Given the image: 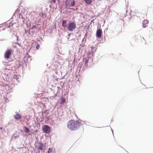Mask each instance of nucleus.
I'll list each match as a JSON object with an SVG mask.
<instances>
[{
  "mask_svg": "<svg viewBox=\"0 0 153 153\" xmlns=\"http://www.w3.org/2000/svg\"><path fill=\"white\" fill-rule=\"evenodd\" d=\"M67 126L70 130L76 131L79 128L80 124L79 121L71 120L67 123Z\"/></svg>",
  "mask_w": 153,
  "mask_h": 153,
  "instance_id": "1",
  "label": "nucleus"
},
{
  "mask_svg": "<svg viewBox=\"0 0 153 153\" xmlns=\"http://www.w3.org/2000/svg\"><path fill=\"white\" fill-rule=\"evenodd\" d=\"M76 28L75 23L73 22H70L67 25L68 30L70 31H73Z\"/></svg>",
  "mask_w": 153,
  "mask_h": 153,
  "instance_id": "2",
  "label": "nucleus"
},
{
  "mask_svg": "<svg viewBox=\"0 0 153 153\" xmlns=\"http://www.w3.org/2000/svg\"><path fill=\"white\" fill-rule=\"evenodd\" d=\"M43 131L46 133H48L51 131V129L48 125H44L42 128Z\"/></svg>",
  "mask_w": 153,
  "mask_h": 153,
  "instance_id": "3",
  "label": "nucleus"
},
{
  "mask_svg": "<svg viewBox=\"0 0 153 153\" xmlns=\"http://www.w3.org/2000/svg\"><path fill=\"white\" fill-rule=\"evenodd\" d=\"M11 49H7L5 51L4 54V57L5 59L9 58L10 56L11 52Z\"/></svg>",
  "mask_w": 153,
  "mask_h": 153,
  "instance_id": "4",
  "label": "nucleus"
},
{
  "mask_svg": "<svg viewBox=\"0 0 153 153\" xmlns=\"http://www.w3.org/2000/svg\"><path fill=\"white\" fill-rule=\"evenodd\" d=\"M102 34V31L101 29H99L98 28L96 33L97 37L100 38Z\"/></svg>",
  "mask_w": 153,
  "mask_h": 153,
  "instance_id": "5",
  "label": "nucleus"
},
{
  "mask_svg": "<svg viewBox=\"0 0 153 153\" xmlns=\"http://www.w3.org/2000/svg\"><path fill=\"white\" fill-rule=\"evenodd\" d=\"M24 15V13L19 12L17 14V16L18 18L23 19L22 21V23H23V24H24L25 18L23 16Z\"/></svg>",
  "mask_w": 153,
  "mask_h": 153,
  "instance_id": "6",
  "label": "nucleus"
},
{
  "mask_svg": "<svg viewBox=\"0 0 153 153\" xmlns=\"http://www.w3.org/2000/svg\"><path fill=\"white\" fill-rule=\"evenodd\" d=\"M90 59H91V57L90 56H88L87 57H84L83 58V62L85 65H88V61H89Z\"/></svg>",
  "mask_w": 153,
  "mask_h": 153,
  "instance_id": "7",
  "label": "nucleus"
},
{
  "mask_svg": "<svg viewBox=\"0 0 153 153\" xmlns=\"http://www.w3.org/2000/svg\"><path fill=\"white\" fill-rule=\"evenodd\" d=\"M15 114H16L13 116L14 117L15 119L19 120L21 119L22 116L18 112L16 111Z\"/></svg>",
  "mask_w": 153,
  "mask_h": 153,
  "instance_id": "8",
  "label": "nucleus"
},
{
  "mask_svg": "<svg viewBox=\"0 0 153 153\" xmlns=\"http://www.w3.org/2000/svg\"><path fill=\"white\" fill-rule=\"evenodd\" d=\"M67 21L63 20L62 22V25L63 28L64 29L67 28Z\"/></svg>",
  "mask_w": 153,
  "mask_h": 153,
  "instance_id": "9",
  "label": "nucleus"
},
{
  "mask_svg": "<svg viewBox=\"0 0 153 153\" xmlns=\"http://www.w3.org/2000/svg\"><path fill=\"white\" fill-rule=\"evenodd\" d=\"M149 22V21L147 20H145L143 22L142 26L143 28H145L147 26Z\"/></svg>",
  "mask_w": 153,
  "mask_h": 153,
  "instance_id": "10",
  "label": "nucleus"
},
{
  "mask_svg": "<svg viewBox=\"0 0 153 153\" xmlns=\"http://www.w3.org/2000/svg\"><path fill=\"white\" fill-rule=\"evenodd\" d=\"M39 147H38V149L41 150H43L42 146L43 145V143L42 141L40 142L39 143Z\"/></svg>",
  "mask_w": 153,
  "mask_h": 153,
  "instance_id": "11",
  "label": "nucleus"
},
{
  "mask_svg": "<svg viewBox=\"0 0 153 153\" xmlns=\"http://www.w3.org/2000/svg\"><path fill=\"white\" fill-rule=\"evenodd\" d=\"M39 25H33L31 27H30V29L33 30L34 29H35L36 30H37L39 27H38V26Z\"/></svg>",
  "mask_w": 153,
  "mask_h": 153,
  "instance_id": "12",
  "label": "nucleus"
},
{
  "mask_svg": "<svg viewBox=\"0 0 153 153\" xmlns=\"http://www.w3.org/2000/svg\"><path fill=\"white\" fill-rule=\"evenodd\" d=\"M65 101V99L63 97H62L60 100V104H63Z\"/></svg>",
  "mask_w": 153,
  "mask_h": 153,
  "instance_id": "13",
  "label": "nucleus"
},
{
  "mask_svg": "<svg viewBox=\"0 0 153 153\" xmlns=\"http://www.w3.org/2000/svg\"><path fill=\"white\" fill-rule=\"evenodd\" d=\"M34 32L35 31L34 30H33L30 29V28L28 31V33L30 35H33Z\"/></svg>",
  "mask_w": 153,
  "mask_h": 153,
  "instance_id": "14",
  "label": "nucleus"
},
{
  "mask_svg": "<svg viewBox=\"0 0 153 153\" xmlns=\"http://www.w3.org/2000/svg\"><path fill=\"white\" fill-rule=\"evenodd\" d=\"M24 128L25 129L24 131L25 132L27 133L30 132V129L28 127L26 126H24Z\"/></svg>",
  "mask_w": 153,
  "mask_h": 153,
  "instance_id": "15",
  "label": "nucleus"
},
{
  "mask_svg": "<svg viewBox=\"0 0 153 153\" xmlns=\"http://www.w3.org/2000/svg\"><path fill=\"white\" fill-rule=\"evenodd\" d=\"M71 1V4H70V6L72 7L74 6L75 5V2L74 0H70Z\"/></svg>",
  "mask_w": 153,
  "mask_h": 153,
  "instance_id": "16",
  "label": "nucleus"
},
{
  "mask_svg": "<svg viewBox=\"0 0 153 153\" xmlns=\"http://www.w3.org/2000/svg\"><path fill=\"white\" fill-rule=\"evenodd\" d=\"M92 0H84L86 4H90L92 2Z\"/></svg>",
  "mask_w": 153,
  "mask_h": 153,
  "instance_id": "17",
  "label": "nucleus"
},
{
  "mask_svg": "<svg viewBox=\"0 0 153 153\" xmlns=\"http://www.w3.org/2000/svg\"><path fill=\"white\" fill-rule=\"evenodd\" d=\"M40 16L41 17H43V18H44V16L45 17H46L47 16L45 13H43V12H41L40 14H39Z\"/></svg>",
  "mask_w": 153,
  "mask_h": 153,
  "instance_id": "18",
  "label": "nucleus"
},
{
  "mask_svg": "<svg viewBox=\"0 0 153 153\" xmlns=\"http://www.w3.org/2000/svg\"><path fill=\"white\" fill-rule=\"evenodd\" d=\"M70 0H66L65 2V4H67L69 6H70Z\"/></svg>",
  "mask_w": 153,
  "mask_h": 153,
  "instance_id": "19",
  "label": "nucleus"
},
{
  "mask_svg": "<svg viewBox=\"0 0 153 153\" xmlns=\"http://www.w3.org/2000/svg\"><path fill=\"white\" fill-rule=\"evenodd\" d=\"M52 151V149L51 148H49L47 152L48 153H51Z\"/></svg>",
  "mask_w": 153,
  "mask_h": 153,
  "instance_id": "20",
  "label": "nucleus"
},
{
  "mask_svg": "<svg viewBox=\"0 0 153 153\" xmlns=\"http://www.w3.org/2000/svg\"><path fill=\"white\" fill-rule=\"evenodd\" d=\"M88 66V65H85V64H84V65L83 67V68L82 69V70H83L84 71L87 68V67Z\"/></svg>",
  "mask_w": 153,
  "mask_h": 153,
  "instance_id": "21",
  "label": "nucleus"
},
{
  "mask_svg": "<svg viewBox=\"0 0 153 153\" xmlns=\"http://www.w3.org/2000/svg\"><path fill=\"white\" fill-rule=\"evenodd\" d=\"M13 78L14 79H15L16 80H17V81H18V79L19 78V77L17 75H15L14 76Z\"/></svg>",
  "mask_w": 153,
  "mask_h": 153,
  "instance_id": "22",
  "label": "nucleus"
},
{
  "mask_svg": "<svg viewBox=\"0 0 153 153\" xmlns=\"http://www.w3.org/2000/svg\"><path fill=\"white\" fill-rule=\"evenodd\" d=\"M40 47V45L39 44H38L36 47V50H38Z\"/></svg>",
  "mask_w": 153,
  "mask_h": 153,
  "instance_id": "23",
  "label": "nucleus"
},
{
  "mask_svg": "<svg viewBox=\"0 0 153 153\" xmlns=\"http://www.w3.org/2000/svg\"><path fill=\"white\" fill-rule=\"evenodd\" d=\"M9 23L10 24V25H11V26H13L16 23L13 22V21H11L10 22H9Z\"/></svg>",
  "mask_w": 153,
  "mask_h": 153,
  "instance_id": "24",
  "label": "nucleus"
},
{
  "mask_svg": "<svg viewBox=\"0 0 153 153\" xmlns=\"http://www.w3.org/2000/svg\"><path fill=\"white\" fill-rule=\"evenodd\" d=\"M68 5H67V4H65L66 8V9H69V10H72L74 9V8H71L70 7H69V8L68 7Z\"/></svg>",
  "mask_w": 153,
  "mask_h": 153,
  "instance_id": "25",
  "label": "nucleus"
},
{
  "mask_svg": "<svg viewBox=\"0 0 153 153\" xmlns=\"http://www.w3.org/2000/svg\"><path fill=\"white\" fill-rule=\"evenodd\" d=\"M22 62L21 61H19L18 64V68H20L22 66Z\"/></svg>",
  "mask_w": 153,
  "mask_h": 153,
  "instance_id": "26",
  "label": "nucleus"
},
{
  "mask_svg": "<svg viewBox=\"0 0 153 153\" xmlns=\"http://www.w3.org/2000/svg\"><path fill=\"white\" fill-rule=\"evenodd\" d=\"M11 26V25H10V24L9 23L7 25L6 27L7 28H8L10 27Z\"/></svg>",
  "mask_w": 153,
  "mask_h": 153,
  "instance_id": "27",
  "label": "nucleus"
},
{
  "mask_svg": "<svg viewBox=\"0 0 153 153\" xmlns=\"http://www.w3.org/2000/svg\"><path fill=\"white\" fill-rule=\"evenodd\" d=\"M15 44H17L20 47L21 46V44L19 43L18 42H15Z\"/></svg>",
  "mask_w": 153,
  "mask_h": 153,
  "instance_id": "28",
  "label": "nucleus"
},
{
  "mask_svg": "<svg viewBox=\"0 0 153 153\" xmlns=\"http://www.w3.org/2000/svg\"><path fill=\"white\" fill-rule=\"evenodd\" d=\"M8 99L7 98H5V101L6 102H8Z\"/></svg>",
  "mask_w": 153,
  "mask_h": 153,
  "instance_id": "29",
  "label": "nucleus"
},
{
  "mask_svg": "<svg viewBox=\"0 0 153 153\" xmlns=\"http://www.w3.org/2000/svg\"><path fill=\"white\" fill-rule=\"evenodd\" d=\"M19 137V136H16L14 137V139H16Z\"/></svg>",
  "mask_w": 153,
  "mask_h": 153,
  "instance_id": "30",
  "label": "nucleus"
},
{
  "mask_svg": "<svg viewBox=\"0 0 153 153\" xmlns=\"http://www.w3.org/2000/svg\"><path fill=\"white\" fill-rule=\"evenodd\" d=\"M16 40L17 42H18V41H19V37L17 36H16Z\"/></svg>",
  "mask_w": 153,
  "mask_h": 153,
  "instance_id": "31",
  "label": "nucleus"
},
{
  "mask_svg": "<svg viewBox=\"0 0 153 153\" xmlns=\"http://www.w3.org/2000/svg\"><path fill=\"white\" fill-rule=\"evenodd\" d=\"M1 25H3V26H4V27H5L6 25V22H5L3 24H1Z\"/></svg>",
  "mask_w": 153,
  "mask_h": 153,
  "instance_id": "32",
  "label": "nucleus"
},
{
  "mask_svg": "<svg viewBox=\"0 0 153 153\" xmlns=\"http://www.w3.org/2000/svg\"><path fill=\"white\" fill-rule=\"evenodd\" d=\"M72 34H73V33H68V36L69 37H70L71 36V35H72Z\"/></svg>",
  "mask_w": 153,
  "mask_h": 153,
  "instance_id": "33",
  "label": "nucleus"
},
{
  "mask_svg": "<svg viewBox=\"0 0 153 153\" xmlns=\"http://www.w3.org/2000/svg\"><path fill=\"white\" fill-rule=\"evenodd\" d=\"M127 11H127V10H126V14H124V16H125V17H126V16H127Z\"/></svg>",
  "mask_w": 153,
  "mask_h": 153,
  "instance_id": "34",
  "label": "nucleus"
},
{
  "mask_svg": "<svg viewBox=\"0 0 153 153\" xmlns=\"http://www.w3.org/2000/svg\"><path fill=\"white\" fill-rule=\"evenodd\" d=\"M39 38L40 40H42V41L43 40V39L42 37H39Z\"/></svg>",
  "mask_w": 153,
  "mask_h": 153,
  "instance_id": "35",
  "label": "nucleus"
},
{
  "mask_svg": "<svg viewBox=\"0 0 153 153\" xmlns=\"http://www.w3.org/2000/svg\"><path fill=\"white\" fill-rule=\"evenodd\" d=\"M28 31H28V30H25V33H27V32L28 33Z\"/></svg>",
  "mask_w": 153,
  "mask_h": 153,
  "instance_id": "36",
  "label": "nucleus"
},
{
  "mask_svg": "<svg viewBox=\"0 0 153 153\" xmlns=\"http://www.w3.org/2000/svg\"><path fill=\"white\" fill-rule=\"evenodd\" d=\"M54 3H55L56 1V0H52Z\"/></svg>",
  "mask_w": 153,
  "mask_h": 153,
  "instance_id": "37",
  "label": "nucleus"
},
{
  "mask_svg": "<svg viewBox=\"0 0 153 153\" xmlns=\"http://www.w3.org/2000/svg\"><path fill=\"white\" fill-rule=\"evenodd\" d=\"M80 120L81 121H82V122H83V123L84 124H85V122L84 121H82L80 120Z\"/></svg>",
  "mask_w": 153,
  "mask_h": 153,
  "instance_id": "38",
  "label": "nucleus"
},
{
  "mask_svg": "<svg viewBox=\"0 0 153 153\" xmlns=\"http://www.w3.org/2000/svg\"><path fill=\"white\" fill-rule=\"evenodd\" d=\"M36 152H37V153H40V150H39L38 151H37Z\"/></svg>",
  "mask_w": 153,
  "mask_h": 153,
  "instance_id": "39",
  "label": "nucleus"
},
{
  "mask_svg": "<svg viewBox=\"0 0 153 153\" xmlns=\"http://www.w3.org/2000/svg\"><path fill=\"white\" fill-rule=\"evenodd\" d=\"M14 134H13V135H12V138H13V136L14 135Z\"/></svg>",
  "mask_w": 153,
  "mask_h": 153,
  "instance_id": "40",
  "label": "nucleus"
},
{
  "mask_svg": "<svg viewBox=\"0 0 153 153\" xmlns=\"http://www.w3.org/2000/svg\"><path fill=\"white\" fill-rule=\"evenodd\" d=\"M129 14L130 15V16H131V13H129Z\"/></svg>",
  "mask_w": 153,
  "mask_h": 153,
  "instance_id": "41",
  "label": "nucleus"
},
{
  "mask_svg": "<svg viewBox=\"0 0 153 153\" xmlns=\"http://www.w3.org/2000/svg\"><path fill=\"white\" fill-rule=\"evenodd\" d=\"M84 38H83V39L82 40V42H83L84 41Z\"/></svg>",
  "mask_w": 153,
  "mask_h": 153,
  "instance_id": "42",
  "label": "nucleus"
},
{
  "mask_svg": "<svg viewBox=\"0 0 153 153\" xmlns=\"http://www.w3.org/2000/svg\"><path fill=\"white\" fill-rule=\"evenodd\" d=\"M91 48L92 49H94V48H94L93 47H91Z\"/></svg>",
  "mask_w": 153,
  "mask_h": 153,
  "instance_id": "43",
  "label": "nucleus"
},
{
  "mask_svg": "<svg viewBox=\"0 0 153 153\" xmlns=\"http://www.w3.org/2000/svg\"><path fill=\"white\" fill-rule=\"evenodd\" d=\"M2 129V127H0V130H1Z\"/></svg>",
  "mask_w": 153,
  "mask_h": 153,
  "instance_id": "44",
  "label": "nucleus"
},
{
  "mask_svg": "<svg viewBox=\"0 0 153 153\" xmlns=\"http://www.w3.org/2000/svg\"><path fill=\"white\" fill-rule=\"evenodd\" d=\"M94 20V19L93 20H91V22H93Z\"/></svg>",
  "mask_w": 153,
  "mask_h": 153,
  "instance_id": "45",
  "label": "nucleus"
},
{
  "mask_svg": "<svg viewBox=\"0 0 153 153\" xmlns=\"http://www.w3.org/2000/svg\"><path fill=\"white\" fill-rule=\"evenodd\" d=\"M65 77V76H63V77L62 78V79H63L64 78V77Z\"/></svg>",
  "mask_w": 153,
  "mask_h": 153,
  "instance_id": "46",
  "label": "nucleus"
},
{
  "mask_svg": "<svg viewBox=\"0 0 153 153\" xmlns=\"http://www.w3.org/2000/svg\"><path fill=\"white\" fill-rule=\"evenodd\" d=\"M114 121V120L112 119L111 120V122Z\"/></svg>",
  "mask_w": 153,
  "mask_h": 153,
  "instance_id": "47",
  "label": "nucleus"
},
{
  "mask_svg": "<svg viewBox=\"0 0 153 153\" xmlns=\"http://www.w3.org/2000/svg\"><path fill=\"white\" fill-rule=\"evenodd\" d=\"M111 131H112V133H113V135H114L113 131L112 130V129H111Z\"/></svg>",
  "mask_w": 153,
  "mask_h": 153,
  "instance_id": "48",
  "label": "nucleus"
},
{
  "mask_svg": "<svg viewBox=\"0 0 153 153\" xmlns=\"http://www.w3.org/2000/svg\"><path fill=\"white\" fill-rule=\"evenodd\" d=\"M92 16V18H93L94 17H95V16Z\"/></svg>",
  "mask_w": 153,
  "mask_h": 153,
  "instance_id": "49",
  "label": "nucleus"
},
{
  "mask_svg": "<svg viewBox=\"0 0 153 153\" xmlns=\"http://www.w3.org/2000/svg\"><path fill=\"white\" fill-rule=\"evenodd\" d=\"M5 29V28L4 27V28H2V30H4Z\"/></svg>",
  "mask_w": 153,
  "mask_h": 153,
  "instance_id": "50",
  "label": "nucleus"
},
{
  "mask_svg": "<svg viewBox=\"0 0 153 153\" xmlns=\"http://www.w3.org/2000/svg\"><path fill=\"white\" fill-rule=\"evenodd\" d=\"M37 41H38V42H39L40 41L39 40H37Z\"/></svg>",
  "mask_w": 153,
  "mask_h": 153,
  "instance_id": "51",
  "label": "nucleus"
},
{
  "mask_svg": "<svg viewBox=\"0 0 153 153\" xmlns=\"http://www.w3.org/2000/svg\"><path fill=\"white\" fill-rule=\"evenodd\" d=\"M142 38H143V39H144V37H142Z\"/></svg>",
  "mask_w": 153,
  "mask_h": 153,
  "instance_id": "52",
  "label": "nucleus"
},
{
  "mask_svg": "<svg viewBox=\"0 0 153 153\" xmlns=\"http://www.w3.org/2000/svg\"><path fill=\"white\" fill-rule=\"evenodd\" d=\"M58 88H59V87H58Z\"/></svg>",
  "mask_w": 153,
  "mask_h": 153,
  "instance_id": "53",
  "label": "nucleus"
},
{
  "mask_svg": "<svg viewBox=\"0 0 153 153\" xmlns=\"http://www.w3.org/2000/svg\"><path fill=\"white\" fill-rule=\"evenodd\" d=\"M135 37H137V36H135Z\"/></svg>",
  "mask_w": 153,
  "mask_h": 153,
  "instance_id": "54",
  "label": "nucleus"
},
{
  "mask_svg": "<svg viewBox=\"0 0 153 153\" xmlns=\"http://www.w3.org/2000/svg\"><path fill=\"white\" fill-rule=\"evenodd\" d=\"M138 73L139 74V71H138Z\"/></svg>",
  "mask_w": 153,
  "mask_h": 153,
  "instance_id": "55",
  "label": "nucleus"
},
{
  "mask_svg": "<svg viewBox=\"0 0 153 153\" xmlns=\"http://www.w3.org/2000/svg\"><path fill=\"white\" fill-rule=\"evenodd\" d=\"M9 21H7V22Z\"/></svg>",
  "mask_w": 153,
  "mask_h": 153,
  "instance_id": "56",
  "label": "nucleus"
},
{
  "mask_svg": "<svg viewBox=\"0 0 153 153\" xmlns=\"http://www.w3.org/2000/svg\"><path fill=\"white\" fill-rule=\"evenodd\" d=\"M36 153H37V152H36Z\"/></svg>",
  "mask_w": 153,
  "mask_h": 153,
  "instance_id": "57",
  "label": "nucleus"
}]
</instances>
